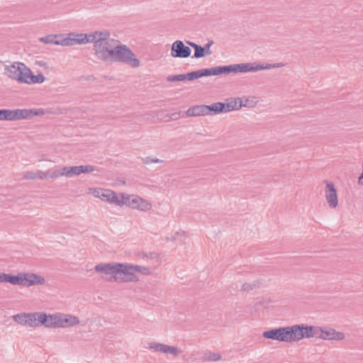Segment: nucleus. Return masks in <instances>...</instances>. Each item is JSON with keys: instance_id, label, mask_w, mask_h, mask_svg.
Instances as JSON below:
<instances>
[{"instance_id": "16", "label": "nucleus", "mask_w": 363, "mask_h": 363, "mask_svg": "<svg viewBox=\"0 0 363 363\" xmlns=\"http://www.w3.org/2000/svg\"><path fill=\"white\" fill-rule=\"evenodd\" d=\"M222 105V112L226 113L233 110H238L242 107V100L240 98H229L225 102H220Z\"/></svg>"}, {"instance_id": "35", "label": "nucleus", "mask_w": 363, "mask_h": 363, "mask_svg": "<svg viewBox=\"0 0 363 363\" xmlns=\"http://www.w3.org/2000/svg\"><path fill=\"white\" fill-rule=\"evenodd\" d=\"M186 79L188 81H193V80L197 79L199 78H201V74H200L199 69L196 70V71H193L191 72L186 73Z\"/></svg>"}, {"instance_id": "33", "label": "nucleus", "mask_w": 363, "mask_h": 363, "mask_svg": "<svg viewBox=\"0 0 363 363\" xmlns=\"http://www.w3.org/2000/svg\"><path fill=\"white\" fill-rule=\"evenodd\" d=\"M137 208L144 211H148L151 208V203L140 198Z\"/></svg>"}, {"instance_id": "30", "label": "nucleus", "mask_w": 363, "mask_h": 363, "mask_svg": "<svg viewBox=\"0 0 363 363\" xmlns=\"http://www.w3.org/2000/svg\"><path fill=\"white\" fill-rule=\"evenodd\" d=\"M221 359V355L219 353L216 352H206L205 353L202 359L203 361H208V362H217Z\"/></svg>"}, {"instance_id": "47", "label": "nucleus", "mask_w": 363, "mask_h": 363, "mask_svg": "<svg viewBox=\"0 0 363 363\" xmlns=\"http://www.w3.org/2000/svg\"><path fill=\"white\" fill-rule=\"evenodd\" d=\"M147 257H149L150 259H155L157 257V254L155 252H150L149 255H145Z\"/></svg>"}, {"instance_id": "1", "label": "nucleus", "mask_w": 363, "mask_h": 363, "mask_svg": "<svg viewBox=\"0 0 363 363\" xmlns=\"http://www.w3.org/2000/svg\"><path fill=\"white\" fill-rule=\"evenodd\" d=\"M94 270L97 273L107 275L108 277L101 278L108 281H115L117 283H125L129 281L136 282L139 280L135 272H139L143 275L150 274V269L145 267H140L128 263H100L95 266Z\"/></svg>"}, {"instance_id": "37", "label": "nucleus", "mask_w": 363, "mask_h": 363, "mask_svg": "<svg viewBox=\"0 0 363 363\" xmlns=\"http://www.w3.org/2000/svg\"><path fill=\"white\" fill-rule=\"evenodd\" d=\"M143 163L145 164H149L150 163H162L163 160L157 159V158H152L151 157H146L142 159Z\"/></svg>"}, {"instance_id": "26", "label": "nucleus", "mask_w": 363, "mask_h": 363, "mask_svg": "<svg viewBox=\"0 0 363 363\" xmlns=\"http://www.w3.org/2000/svg\"><path fill=\"white\" fill-rule=\"evenodd\" d=\"M76 33H69L65 35V38L60 42L61 45L62 46H72L77 44L76 40Z\"/></svg>"}, {"instance_id": "9", "label": "nucleus", "mask_w": 363, "mask_h": 363, "mask_svg": "<svg viewBox=\"0 0 363 363\" xmlns=\"http://www.w3.org/2000/svg\"><path fill=\"white\" fill-rule=\"evenodd\" d=\"M21 284L20 286L30 287L35 285H43L45 279L40 275L35 273H21Z\"/></svg>"}, {"instance_id": "49", "label": "nucleus", "mask_w": 363, "mask_h": 363, "mask_svg": "<svg viewBox=\"0 0 363 363\" xmlns=\"http://www.w3.org/2000/svg\"><path fill=\"white\" fill-rule=\"evenodd\" d=\"M186 44L194 48V45H196V43L191 41H186Z\"/></svg>"}, {"instance_id": "19", "label": "nucleus", "mask_w": 363, "mask_h": 363, "mask_svg": "<svg viewBox=\"0 0 363 363\" xmlns=\"http://www.w3.org/2000/svg\"><path fill=\"white\" fill-rule=\"evenodd\" d=\"M26 71V75L28 77H26V82L24 84H41L43 83L45 77L42 73H39L37 75L33 74L31 70L28 67Z\"/></svg>"}, {"instance_id": "31", "label": "nucleus", "mask_w": 363, "mask_h": 363, "mask_svg": "<svg viewBox=\"0 0 363 363\" xmlns=\"http://www.w3.org/2000/svg\"><path fill=\"white\" fill-rule=\"evenodd\" d=\"M186 80H187L186 73L182 74L169 75L167 77V81L168 82H183Z\"/></svg>"}, {"instance_id": "12", "label": "nucleus", "mask_w": 363, "mask_h": 363, "mask_svg": "<svg viewBox=\"0 0 363 363\" xmlns=\"http://www.w3.org/2000/svg\"><path fill=\"white\" fill-rule=\"evenodd\" d=\"M95 170V167L92 165H80L64 167L65 171V177H72L74 175H79L82 173H90Z\"/></svg>"}, {"instance_id": "10", "label": "nucleus", "mask_w": 363, "mask_h": 363, "mask_svg": "<svg viewBox=\"0 0 363 363\" xmlns=\"http://www.w3.org/2000/svg\"><path fill=\"white\" fill-rule=\"evenodd\" d=\"M63 314L57 313L52 315H42L40 320L43 321V325L47 328H64V318L62 317Z\"/></svg>"}, {"instance_id": "17", "label": "nucleus", "mask_w": 363, "mask_h": 363, "mask_svg": "<svg viewBox=\"0 0 363 363\" xmlns=\"http://www.w3.org/2000/svg\"><path fill=\"white\" fill-rule=\"evenodd\" d=\"M213 44V41L210 40L204 46H201L198 44H196V45H194V54L192 56V57L201 58L205 56L211 55L212 51L211 50V46Z\"/></svg>"}, {"instance_id": "44", "label": "nucleus", "mask_w": 363, "mask_h": 363, "mask_svg": "<svg viewBox=\"0 0 363 363\" xmlns=\"http://www.w3.org/2000/svg\"><path fill=\"white\" fill-rule=\"evenodd\" d=\"M209 72H210V76H218V66L213 67H210Z\"/></svg>"}, {"instance_id": "13", "label": "nucleus", "mask_w": 363, "mask_h": 363, "mask_svg": "<svg viewBox=\"0 0 363 363\" xmlns=\"http://www.w3.org/2000/svg\"><path fill=\"white\" fill-rule=\"evenodd\" d=\"M325 194L329 206L332 208H336L338 204L337 194L333 182L326 183Z\"/></svg>"}, {"instance_id": "11", "label": "nucleus", "mask_w": 363, "mask_h": 363, "mask_svg": "<svg viewBox=\"0 0 363 363\" xmlns=\"http://www.w3.org/2000/svg\"><path fill=\"white\" fill-rule=\"evenodd\" d=\"M318 337L324 340H342L345 338L343 333L337 332L335 329L318 327Z\"/></svg>"}, {"instance_id": "28", "label": "nucleus", "mask_w": 363, "mask_h": 363, "mask_svg": "<svg viewBox=\"0 0 363 363\" xmlns=\"http://www.w3.org/2000/svg\"><path fill=\"white\" fill-rule=\"evenodd\" d=\"M262 283L259 280L254 281L252 283H245L242 284L241 290L242 291H250L255 289L260 288Z\"/></svg>"}, {"instance_id": "46", "label": "nucleus", "mask_w": 363, "mask_h": 363, "mask_svg": "<svg viewBox=\"0 0 363 363\" xmlns=\"http://www.w3.org/2000/svg\"><path fill=\"white\" fill-rule=\"evenodd\" d=\"M169 117H170V118H171L172 120H177V119H179V117H180V112H174V113H171V115H170V116H169Z\"/></svg>"}, {"instance_id": "41", "label": "nucleus", "mask_w": 363, "mask_h": 363, "mask_svg": "<svg viewBox=\"0 0 363 363\" xmlns=\"http://www.w3.org/2000/svg\"><path fill=\"white\" fill-rule=\"evenodd\" d=\"M103 193H104V189H97V188L93 189V195L95 197L100 198L101 199V194H103Z\"/></svg>"}, {"instance_id": "40", "label": "nucleus", "mask_w": 363, "mask_h": 363, "mask_svg": "<svg viewBox=\"0 0 363 363\" xmlns=\"http://www.w3.org/2000/svg\"><path fill=\"white\" fill-rule=\"evenodd\" d=\"M36 172H27L24 174V178L26 179H36Z\"/></svg>"}, {"instance_id": "20", "label": "nucleus", "mask_w": 363, "mask_h": 363, "mask_svg": "<svg viewBox=\"0 0 363 363\" xmlns=\"http://www.w3.org/2000/svg\"><path fill=\"white\" fill-rule=\"evenodd\" d=\"M186 116H206L205 104L196 105L190 107L186 111Z\"/></svg>"}, {"instance_id": "45", "label": "nucleus", "mask_w": 363, "mask_h": 363, "mask_svg": "<svg viewBox=\"0 0 363 363\" xmlns=\"http://www.w3.org/2000/svg\"><path fill=\"white\" fill-rule=\"evenodd\" d=\"M36 179H46V172H43L42 171H38L36 172Z\"/></svg>"}, {"instance_id": "42", "label": "nucleus", "mask_w": 363, "mask_h": 363, "mask_svg": "<svg viewBox=\"0 0 363 363\" xmlns=\"http://www.w3.org/2000/svg\"><path fill=\"white\" fill-rule=\"evenodd\" d=\"M56 35L57 38H55L54 44L55 45H61V43H60V42H62L65 38V35H66L60 34V35Z\"/></svg>"}, {"instance_id": "39", "label": "nucleus", "mask_w": 363, "mask_h": 363, "mask_svg": "<svg viewBox=\"0 0 363 363\" xmlns=\"http://www.w3.org/2000/svg\"><path fill=\"white\" fill-rule=\"evenodd\" d=\"M111 191H112V190H110V189H104V193L101 194V199L104 201H108V200L111 197V195L108 193H110Z\"/></svg>"}, {"instance_id": "3", "label": "nucleus", "mask_w": 363, "mask_h": 363, "mask_svg": "<svg viewBox=\"0 0 363 363\" xmlns=\"http://www.w3.org/2000/svg\"><path fill=\"white\" fill-rule=\"evenodd\" d=\"M45 111L37 109H0V121H16L32 118L35 116H43Z\"/></svg>"}, {"instance_id": "27", "label": "nucleus", "mask_w": 363, "mask_h": 363, "mask_svg": "<svg viewBox=\"0 0 363 363\" xmlns=\"http://www.w3.org/2000/svg\"><path fill=\"white\" fill-rule=\"evenodd\" d=\"M93 39L94 38H91V37H89V34L87 33H76L75 40L77 44L84 45L88 43H91V40Z\"/></svg>"}, {"instance_id": "38", "label": "nucleus", "mask_w": 363, "mask_h": 363, "mask_svg": "<svg viewBox=\"0 0 363 363\" xmlns=\"http://www.w3.org/2000/svg\"><path fill=\"white\" fill-rule=\"evenodd\" d=\"M255 98L253 99H250V98H245V101H242V106L247 107V106H254V105L256 104V102L254 101Z\"/></svg>"}, {"instance_id": "43", "label": "nucleus", "mask_w": 363, "mask_h": 363, "mask_svg": "<svg viewBox=\"0 0 363 363\" xmlns=\"http://www.w3.org/2000/svg\"><path fill=\"white\" fill-rule=\"evenodd\" d=\"M199 72L201 74V77L210 76L209 68L201 69H199Z\"/></svg>"}, {"instance_id": "23", "label": "nucleus", "mask_w": 363, "mask_h": 363, "mask_svg": "<svg viewBox=\"0 0 363 363\" xmlns=\"http://www.w3.org/2000/svg\"><path fill=\"white\" fill-rule=\"evenodd\" d=\"M206 115H216L223 113L220 102H216L211 105H205Z\"/></svg>"}, {"instance_id": "29", "label": "nucleus", "mask_w": 363, "mask_h": 363, "mask_svg": "<svg viewBox=\"0 0 363 363\" xmlns=\"http://www.w3.org/2000/svg\"><path fill=\"white\" fill-rule=\"evenodd\" d=\"M46 172V179L49 178H57L61 176L65 177V171H64V167L62 169H55V170H48Z\"/></svg>"}, {"instance_id": "25", "label": "nucleus", "mask_w": 363, "mask_h": 363, "mask_svg": "<svg viewBox=\"0 0 363 363\" xmlns=\"http://www.w3.org/2000/svg\"><path fill=\"white\" fill-rule=\"evenodd\" d=\"M4 282L11 284L13 285H18L21 284V273H18L17 275H13L11 274L5 273L4 275Z\"/></svg>"}, {"instance_id": "22", "label": "nucleus", "mask_w": 363, "mask_h": 363, "mask_svg": "<svg viewBox=\"0 0 363 363\" xmlns=\"http://www.w3.org/2000/svg\"><path fill=\"white\" fill-rule=\"evenodd\" d=\"M121 196V203H123V205L125 204L133 208H137V207H138V203L140 202V197H131L129 196H125L123 194H122Z\"/></svg>"}, {"instance_id": "32", "label": "nucleus", "mask_w": 363, "mask_h": 363, "mask_svg": "<svg viewBox=\"0 0 363 363\" xmlns=\"http://www.w3.org/2000/svg\"><path fill=\"white\" fill-rule=\"evenodd\" d=\"M13 320L22 325H26V313H18L13 316Z\"/></svg>"}, {"instance_id": "5", "label": "nucleus", "mask_w": 363, "mask_h": 363, "mask_svg": "<svg viewBox=\"0 0 363 363\" xmlns=\"http://www.w3.org/2000/svg\"><path fill=\"white\" fill-rule=\"evenodd\" d=\"M293 332V325L280 327L264 331L262 336L266 339L279 342H294Z\"/></svg>"}, {"instance_id": "50", "label": "nucleus", "mask_w": 363, "mask_h": 363, "mask_svg": "<svg viewBox=\"0 0 363 363\" xmlns=\"http://www.w3.org/2000/svg\"><path fill=\"white\" fill-rule=\"evenodd\" d=\"M274 65V68L281 67L284 66V64H282V63H275Z\"/></svg>"}, {"instance_id": "14", "label": "nucleus", "mask_w": 363, "mask_h": 363, "mask_svg": "<svg viewBox=\"0 0 363 363\" xmlns=\"http://www.w3.org/2000/svg\"><path fill=\"white\" fill-rule=\"evenodd\" d=\"M218 75L229 74L230 73H246L245 63L234 64L225 66H218Z\"/></svg>"}, {"instance_id": "36", "label": "nucleus", "mask_w": 363, "mask_h": 363, "mask_svg": "<svg viewBox=\"0 0 363 363\" xmlns=\"http://www.w3.org/2000/svg\"><path fill=\"white\" fill-rule=\"evenodd\" d=\"M56 38L57 37L55 35H48L45 37L40 38V41L45 44H54Z\"/></svg>"}, {"instance_id": "48", "label": "nucleus", "mask_w": 363, "mask_h": 363, "mask_svg": "<svg viewBox=\"0 0 363 363\" xmlns=\"http://www.w3.org/2000/svg\"><path fill=\"white\" fill-rule=\"evenodd\" d=\"M4 275H5L4 272L0 273V283L4 282Z\"/></svg>"}, {"instance_id": "21", "label": "nucleus", "mask_w": 363, "mask_h": 363, "mask_svg": "<svg viewBox=\"0 0 363 363\" xmlns=\"http://www.w3.org/2000/svg\"><path fill=\"white\" fill-rule=\"evenodd\" d=\"M246 65V72H257L262 69H269L274 67V64H266L265 65L261 64L247 62Z\"/></svg>"}, {"instance_id": "24", "label": "nucleus", "mask_w": 363, "mask_h": 363, "mask_svg": "<svg viewBox=\"0 0 363 363\" xmlns=\"http://www.w3.org/2000/svg\"><path fill=\"white\" fill-rule=\"evenodd\" d=\"M64 318V328L71 327L79 323L78 317L69 314H63L62 316Z\"/></svg>"}, {"instance_id": "6", "label": "nucleus", "mask_w": 363, "mask_h": 363, "mask_svg": "<svg viewBox=\"0 0 363 363\" xmlns=\"http://www.w3.org/2000/svg\"><path fill=\"white\" fill-rule=\"evenodd\" d=\"M28 67L23 62H15L5 67V74L11 79L16 80L19 83L26 82V69Z\"/></svg>"}, {"instance_id": "15", "label": "nucleus", "mask_w": 363, "mask_h": 363, "mask_svg": "<svg viewBox=\"0 0 363 363\" xmlns=\"http://www.w3.org/2000/svg\"><path fill=\"white\" fill-rule=\"evenodd\" d=\"M150 348L155 349V351L161 352L163 353H169L176 357L178 356L182 352V351L179 350L177 347L169 346L159 342L150 343Z\"/></svg>"}, {"instance_id": "7", "label": "nucleus", "mask_w": 363, "mask_h": 363, "mask_svg": "<svg viewBox=\"0 0 363 363\" xmlns=\"http://www.w3.org/2000/svg\"><path fill=\"white\" fill-rule=\"evenodd\" d=\"M294 342L299 341L303 338L318 337V327L298 324L293 325Z\"/></svg>"}, {"instance_id": "18", "label": "nucleus", "mask_w": 363, "mask_h": 363, "mask_svg": "<svg viewBox=\"0 0 363 363\" xmlns=\"http://www.w3.org/2000/svg\"><path fill=\"white\" fill-rule=\"evenodd\" d=\"M42 315L45 313L41 312L26 313V325L30 327L43 325V321L40 320Z\"/></svg>"}, {"instance_id": "2", "label": "nucleus", "mask_w": 363, "mask_h": 363, "mask_svg": "<svg viewBox=\"0 0 363 363\" xmlns=\"http://www.w3.org/2000/svg\"><path fill=\"white\" fill-rule=\"evenodd\" d=\"M99 60L105 62H121L132 67H138L140 65V61L133 52L123 44H112L108 49L106 48Z\"/></svg>"}, {"instance_id": "4", "label": "nucleus", "mask_w": 363, "mask_h": 363, "mask_svg": "<svg viewBox=\"0 0 363 363\" xmlns=\"http://www.w3.org/2000/svg\"><path fill=\"white\" fill-rule=\"evenodd\" d=\"M89 37L94 38L91 40L94 43V50L96 56L99 59L104 52V50L113 43H118V41L110 39V33L108 30L95 31L89 33Z\"/></svg>"}, {"instance_id": "8", "label": "nucleus", "mask_w": 363, "mask_h": 363, "mask_svg": "<svg viewBox=\"0 0 363 363\" xmlns=\"http://www.w3.org/2000/svg\"><path fill=\"white\" fill-rule=\"evenodd\" d=\"M191 50L182 40H176L172 45L171 55L173 57L186 58L191 55Z\"/></svg>"}, {"instance_id": "34", "label": "nucleus", "mask_w": 363, "mask_h": 363, "mask_svg": "<svg viewBox=\"0 0 363 363\" xmlns=\"http://www.w3.org/2000/svg\"><path fill=\"white\" fill-rule=\"evenodd\" d=\"M108 194L111 195L108 202L113 203L118 206L123 205V203H121L122 199H119L118 198L116 194L113 191H112L111 192H110Z\"/></svg>"}]
</instances>
